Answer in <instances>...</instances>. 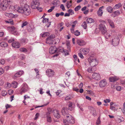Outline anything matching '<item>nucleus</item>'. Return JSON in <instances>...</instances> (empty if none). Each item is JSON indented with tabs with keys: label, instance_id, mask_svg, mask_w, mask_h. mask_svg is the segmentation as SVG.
I'll use <instances>...</instances> for the list:
<instances>
[{
	"label": "nucleus",
	"instance_id": "6e6d98bb",
	"mask_svg": "<svg viewBox=\"0 0 125 125\" xmlns=\"http://www.w3.org/2000/svg\"><path fill=\"white\" fill-rule=\"evenodd\" d=\"M14 41V39L11 38L8 41V42L9 43H11L12 42Z\"/></svg>",
	"mask_w": 125,
	"mask_h": 125
},
{
	"label": "nucleus",
	"instance_id": "7ed1b4c3",
	"mask_svg": "<svg viewBox=\"0 0 125 125\" xmlns=\"http://www.w3.org/2000/svg\"><path fill=\"white\" fill-rule=\"evenodd\" d=\"M99 29L102 34L104 35L106 39H108L110 36H112V33L110 35L109 34L108 31H107L106 28L104 25L102 23H101L99 25Z\"/></svg>",
	"mask_w": 125,
	"mask_h": 125
},
{
	"label": "nucleus",
	"instance_id": "864d4df0",
	"mask_svg": "<svg viewBox=\"0 0 125 125\" xmlns=\"http://www.w3.org/2000/svg\"><path fill=\"white\" fill-rule=\"evenodd\" d=\"M68 12H69V13H71L70 14L71 15H72L74 14V12L73 10L72 9H69L68 10Z\"/></svg>",
	"mask_w": 125,
	"mask_h": 125
},
{
	"label": "nucleus",
	"instance_id": "a211bd4d",
	"mask_svg": "<svg viewBox=\"0 0 125 125\" xmlns=\"http://www.w3.org/2000/svg\"><path fill=\"white\" fill-rule=\"evenodd\" d=\"M109 79L110 82H114L118 80L119 79V78L118 77L115 76L114 77L109 78Z\"/></svg>",
	"mask_w": 125,
	"mask_h": 125
},
{
	"label": "nucleus",
	"instance_id": "bb28decb",
	"mask_svg": "<svg viewBox=\"0 0 125 125\" xmlns=\"http://www.w3.org/2000/svg\"><path fill=\"white\" fill-rule=\"evenodd\" d=\"M57 52H65V50H64V48H63L60 47L58 49H57Z\"/></svg>",
	"mask_w": 125,
	"mask_h": 125
},
{
	"label": "nucleus",
	"instance_id": "79ce46f5",
	"mask_svg": "<svg viewBox=\"0 0 125 125\" xmlns=\"http://www.w3.org/2000/svg\"><path fill=\"white\" fill-rule=\"evenodd\" d=\"M5 22L8 23H10L11 24H13V20L12 19H10L8 20L5 21Z\"/></svg>",
	"mask_w": 125,
	"mask_h": 125
},
{
	"label": "nucleus",
	"instance_id": "aec40b11",
	"mask_svg": "<svg viewBox=\"0 0 125 125\" xmlns=\"http://www.w3.org/2000/svg\"><path fill=\"white\" fill-rule=\"evenodd\" d=\"M123 119L122 117L120 116H118L117 117H116L115 120L117 123H120L121 122L123 121Z\"/></svg>",
	"mask_w": 125,
	"mask_h": 125
},
{
	"label": "nucleus",
	"instance_id": "774afa93",
	"mask_svg": "<svg viewBox=\"0 0 125 125\" xmlns=\"http://www.w3.org/2000/svg\"><path fill=\"white\" fill-rule=\"evenodd\" d=\"M78 55H79V56L81 58H83L84 57H83V55L81 53H78Z\"/></svg>",
	"mask_w": 125,
	"mask_h": 125
},
{
	"label": "nucleus",
	"instance_id": "cd10ccee",
	"mask_svg": "<svg viewBox=\"0 0 125 125\" xmlns=\"http://www.w3.org/2000/svg\"><path fill=\"white\" fill-rule=\"evenodd\" d=\"M86 22L87 23H91L94 22V20L91 18H88L86 20Z\"/></svg>",
	"mask_w": 125,
	"mask_h": 125
},
{
	"label": "nucleus",
	"instance_id": "c756f323",
	"mask_svg": "<svg viewBox=\"0 0 125 125\" xmlns=\"http://www.w3.org/2000/svg\"><path fill=\"white\" fill-rule=\"evenodd\" d=\"M34 5H31V7L33 9H36L39 11V12H41L42 11V8H41L39 7L38 6H36L35 7H34Z\"/></svg>",
	"mask_w": 125,
	"mask_h": 125
},
{
	"label": "nucleus",
	"instance_id": "e433bc0d",
	"mask_svg": "<svg viewBox=\"0 0 125 125\" xmlns=\"http://www.w3.org/2000/svg\"><path fill=\"white\" fill-rule=\"evenodd\" d=\"M47 40L46 39V43L49 44H52L54 42V41H52L51 40H49L47 41Z\"/></svg>",
	"mask_w": 125,
	"mask_h": 125
},
{
	"label": "nucleus",
	"instance_id": "6e6552de",
	"mask_svg": "<svg viewBox=\"0 0 125 125\" xmlns=\"http://www.w3.org/2000/svg\"><path fill=\"white\" fill-rule=\"evenodd\" d=\"M47 75L49 77H52L54 75V71L51 69H48L46 71Z\"/></svg>",
	"mask_w": 125,
	"mask_h": 125
},
{
	"label": "nucleus",
	"instance_id": "412c9836",
	"mask_svg": "<svg viewBox=\"0 0 125 125\" xmlns=\"http://www.w3.org/2000/svg\"><path fill=\"white\" fill-rule=\"evenodd\" d=\"M108 22L109 23L110 25L112 28L114 27V25L113 21L111 20L108 19L107 20Z\"/></svg>",
	"mask_w": 125,
	"mask_h": 125
},
{
	"label": "nucleus",
	"instance_id": "7c9ffc66",
	"mask_svg": "<svg viewBox=\"0 0 125 125\" xmlns=\"http://www.w3.org/2000/svg\"><path fill=\"white\" fill-rule=\"evenodd\" d=\"M32 0L33 3V5H34V6L36 5L38 6L39 5L40 3L39 2V0Z\"/></svg>",
	"mask_w": 125,
	"mask_h": 125
},
{
	"label": "nucleus",
	"instance_id": "473e14b6",
	"mask_svg": "<svg viewBox=\"0 0 125 125\" xmlns=\"http://www.w3.org/2000/svg\"><path fill=\"white\" fill-rule=\"evenodd\" d=\"M122 5L121 3H119L115 5L113 7V9H118Z\"/></svg>",
	"mask_w": 125,
	"mask_h": 125
},
{
	"label": "nucleus",
	"instance_id": "72a5a7b5",
	"mask_svg": "<svg viewBox=\"0 0 125 125\" xmlns=\"http://www.w3.org/2000/svg\"><path fill=\"white\" fill-rule=\"evenodd\" d=\"M72 2V1L71 0L70 1H68L67 2V7L68 9L72 5L71 3Z\"/></svg>",
	"mask_w": 125,
	"mask_h": 125
},
{
	"label": "nucleus",
	"instance_id": "bf43d9fd",
	"mask_svg": "<svg viewBox=\"0 0 125 125\" xmlns=\"http://www.w3.org/2000/svg\"><path fill=\"white\" fill-rule=\"evenodd\" d=\"M121 87L120 86H118L116 88V89L118 91H120L121 89Z\"/></svg>",
	"mask_w": 125,
	"mask_h": 125
},
{
	"label": "nucleus",
	"instance_id": "4d7b16f0",
	"mask_svg": "<svg viewBox=\"0 0 125 125\" xmlns=\"http://www.w3.org/2000/svg\"><path fill=\"white\" fill-rule=\"evenodd\" d=\"M100 118L99 117L97 120L96 122V124L97 125H99V124L100 123Z\"/></svg>",
	"mask_w": 125,
	"mask_h": 125
},
{
	"label": "nucleus",
	"instance_id": "58836bf2",
	"mask_svg": "<svg viewBox=\"0 0 125 125\" xmlns=\"http://www.w3.org/2000/svg\"><path fill=\"white\" fill-rule=\"evenodd\" d=\"M28 24V22L26 21L22 22L21 27L22 28H23L24 26L27 25Z\"/></svg>",
	"mask_w": 125,
	"mask_h": 125
},
{
	"label": "nucleus",
	"instance_id": "49530a36",
	"mask_svg": "<svg viewBox=\"0 0 125 125\" xmlns=\"http://www.w3.org/2000/svg\"><path fill=\"white\" fill-rule=\"evenodd\" d=\"M55 8L54 6H53L52 7H51V8L50 9H49L48 10V12H52V10L54 9Z\"/></svg>",
	"mask_w": 125,
	"mask_h": 125
},
{
	"label": "nucleus",
	"instance_id": "603ef678",
	"mask_svg": "<svg viewBox=\"0 0 125 125\" xmlns=\"http://www.w3.org/2000/svg\"><path fill=\"white\" fill-rule=\"evenodd\" d=\"M120 82L121 84L125 86V80H121Z\"/></svg>",
	"mask_w": 125,
	"mask_h": 125
},
{
	"label": "nucleus",
	"instance_id": "ddd939ff",
	"mask_svg": "<svg viewBox=\"0 0 125 125\" xmlns=\"http://www.w3.org/2000/svg\"><path fill=\"white\" fill-rule=\"evenodd\" d=\"M57 49L55 46L52 47L49 49V52L51 54H53L57 52Z\"/></svg>",
	"mask_w": 125,
	"mask_h": 125
},
{
	"label": "nucleus",
	"instance_id": "dca6fc26",
	"mask_svg": "<svg viewBox=\"0 0 125 125\" xmlns=\"http://www.w3.org/2000/svg\"><path fill=\"white\" fill-rule=\"evenodd\" d=\"M53 113L54 116L56 118H59L60 117V115L58 110H54Z\"/></svg>",
	"mask_w": 125,
	"mask_h": 125
},
{
	"label": "nucleus",
	"instance_id": "39448f33",
	"mask_svg": "<svg viewBox=\"0 0 125 125\" xmlns=\"http://www.w3.org/2000/svg\"><path fill=\"white\" fill-rule=\"evenodd\" d=\"M23 13L26 15L28 16L31 13L30 9L28 5L26 4L23 8Z\"/></svg>",
	"mask_w": 125,
	"mask_h": 125
},
{
	"label": "nucleus",
	"instance_id": "9b49d317",
	"mask_svg": "<svg viewBox=\"0 0 125 125\" xmlns=\"http://www.w3.org/2000/svg\"><path fill=\"white\" fill-rule=\"evenodd\" d=\"M106 80L105 79L100 81L99 82V86L100 87L102 88L105 87L107 84Z\"/></svg>",
	"mask_w": 125,
	"mask_h": 125
},
{
	"label": "nucleus",
	"instance_id": "b1692460",
	"mask_svg": "<svg viewBox=\"0 0 125 125\" xmlns=\"http://www.w3.org/2000/svg\"><path fill=\"white\" fill-rule=\"evenodd\" d=\"M82 51L84 54H87L89 52V50L88 48H84L82 49Z\"/></svg>",
	"mask_w": 125,
	"mask_h": 125
},
{
	"label": "nucleus",
	"instance_id": "09e8293b",
	"mask_svg": "<svg viewBox=\"0 0 125 125\" xmlns=\"http://www.w3.org/2000/svg\"><path fill=\"white\" fill-rule=\"evenodd\" d=\"M47 117V121L49 122H51L52 121V119L51 116Z\"/></svg>",
	"mask_w": 125,
	"mask_h": 125
},
{
	"label": "nucleus",
	"instance_id": "e2e57ef3",
	"mask_svg": "<svg viewBox=\"0 0 125 125\" xmlns=\"http://www.w3.org/2000/svg\"><path fill=\"white\" fill-rule=\"evenodd\" d=\"M39 114L38 113H37L35 115V116L34 118V119L36 120L37 119V118H38L39 116Z\"/></svg>",
	"mask_w": 125,
	"mask_h": 125
},
{
	"label": "nucleus",
	"instance_id": "c9c22d12",
	"mask_svg": "<svg viewBox=\"0 0 125 125\" xmlns=\"http://www.w3.org/2000/svg\"><path fill=\"white\" fill-rule=\"evenodd\" d=\"M20 51L22 52L25 53L27 52V50L26 48H22L20 49Z\"/></svg>",
	"mask_w": 125,
	"mask_h": 125
},
{
	"label": "nucleus",
	"instance_id": "37998d69",
	"mask_svg": "<svg viewBox=\"0 0 125 125\" xmlns=\"http://www.w3.org/2000/svg\"><path fill=\"white\" fill-rule=\"evenodd\" d=\"M82 26L83 27L84 29H86L87 27V25L86 24V22L85 21L83 22Z\"/></svg>",
	"mask_w": 125,
	"mask_h": 125
},
{
	"label": "nucleus",
	"instance_id": "4468645a",
	"mask_svg": "<svg viewBox=\"0 0 125 125\" xmlns=\"http://www.w3.org/2000/svg\"><path fill=\"white\" fill-rule=\"evenodd\" d=\"M49 19H48L46 18H44V19L42 21V22L43 23H46V26L47 28H48L51 24V22H49Z\"/></svg>",
	"mask_w": 125,
	"mask_h": 125
},
{
	"label": "nucleus",
	"instance_id": "4be33fe9",
	"mask_svg": "<svg viewBox=\"0 0 125 125\" xmlns=\"http://www.w3.org/2000/svg\"><path fill=\"white\" fill-rule=\"evenodd\" d=\"M0 45L2 47H7L8 46V44L5 42H2L0 43Z\"/></svg>",
	"mask_w": 125,
	"mask_h": 125
},
{
	"label": "nucleus",
	"instance_id": "a19ab883",
	"mask_svg": "<svg viewBox=\"0 0 125 125\" xmlns=\"http://www.w3.org/2000/svg\"><path fill=\"white\" fill-rule=\"evenodd\" d=\"M89 109L91 110V112L92 113L94 112L95 113V112H96L95 109L93 107L90 106L89 107Z\"/></svg>",
	"mask_w": 125,
	"mask_h": 125
},
{
	"label": "nucleus",
	"instance_id": "f257e3e1",
	"mask_svg": "<svg viewBox=\"0 0 125 125\" xmlns=\"http://www.w3.org/2000/svg\"><path fill=\"white\" fill-rule=\"evenodd\" d=\"M62 115L64 116H65L66 117V120H63V122L64 124H68V123L72 124L74 123V118L71 115L67 114L65 112L64 109L62 110Z\"/></svg>",
	"mask_w": 125,
	"mask_h": 125
},
{
	"label": "nucleus",
	"instance_id": "393cba45",
	"mask_svg": "<svg viewBox=\"0 0 125 125\" xmlns=\"http://www.w3.org/2000/svg\"><path fill=\"white\" fill-rule=\"evenodd\" d=\"M55 36L54 35H50L49 37H48L47 38V40H51L52 41H54V40L53 39L55 38Z\"/></svg>",
	"mask_w": 125,
	"mask_h": 125
},
{
	"label": "nucleus",
	"instance_id": "0eeeda50",
	"mask_svg": "<svg viewBox=\"0 0 125 125\" xmlns=\"http://www.w3.org/2000/svg\"><path fill=\"white\" fill-rule=\"evenodd\" d=\"M89 64L91 67H94L96 65H97L98 62L96 59H92L91 58L89 60Z\"/></svg>",
	"mask_w": 125,
	"mask_h": 125
},
{
	"label": "nucleus",
	"instance_id": "2eb2a0df",
	"mask_svg": "<svg viewBox=\"0 0 125 125\" xmlns=\"http://www.w3.org/2000/svg\"><path fill=\"white\" fill-rule=\"evenodd\" d=\"M77 43L80 46H83L85 45L86 42L82 40L77 39L76 41Z\"/></svg>",
	"mask_w": 125,
	"mask_h": 125
},
{
	"label": "nucleus",
	"instance_id": "0e129e2a",
	"mask_svg": "<svg viewBox=\"0 0 125 125\" xmlns=\"http://www.w3.org/2000/svg\"><path fill=\"white\" fill-rule=\"evenodd\" d=\"M104 101L105 103H106L108 102L109 103L110 101V100L109 99H106L105 100H104Z\"/></svg>",
	"mask_w": 125,
	"mask_h": 125
},
{
	"label": "nucleus",
	"instance_id": "a18cd8bd",
	"mask_svg": "<svg viewBox=\"0 0 125 125\" xmlns=\"http://www.w3.org/2000/svg\"><path fill=\"white\" fill-rule=\"evenodd\" d=\"M15 29V28L13 26H11L8 28V29L10 30L11 31H13Z\"/></svg>",
	"mask_w": 125,
	"mask_h": 125
},
{
	"label": "nucleus",
	"instance_id": "423d86ee",
	"mask_svg": "<svg viewBox=\"0 0 125 125\" xmlns=\"http://www.w3.org/2000/svg\"><path fill=\"white\" fill-rule=\"evenodd\" d=\"M0 7L3 10H5L8 6V2L6 0H4L0 4Z\"/></svg>",
	"mask_w": 125,
	"mask_h": 125
},
{
	"label": "nucleus",
	"instance_id": "a878e982",
	"mask_svg": "<svg viewBox=\"0 0 125 125\" xmlns=\"http://www.w3.org/2000/svg\"><path fill=\"white\" fill-rule=\"evenodd\" d=\"M5 15L8 16L9 18H12L14 17V15L12 13H4Z\"/></svg>",
	"mask_w": 125,
	"mask_h": 125
},
{
	"label": "nucleus",
	"instance_id": "f8f14e48",
	"mask_svg": "<svg viewBox=\"0 0 125 125\" xmlns=\"http://www.w3.org/2000/svg\"><path fill=\"white\" fill-rule=\"evenodd\" d=\"M24 73V72L22 71H20L18 72L17 73L14 75L13 78L14 79H16L17 78L21 76Z\"/></svg>",
	"mask_w": 125,
	"mask_h": 125
},
{
	"label": "nucleus",
	"instance_id": "3c124183",
	"mask_svg": "<svg viewBox=\"0 0 125 125\" xmlns=\"http://www.w3.org/2000/svg\"><path fill=\"white\" fill-rule=\"evenodd\" d=\"M25 1H21L20 2L21 5L22 6H23L24 5H25Z\"/></svg>",
	"mask_w": 125,
	"mask_h": 125
},
{
	"label": "nucleus",
	"instance_id": "20e7f679",
	"mask_svg": "<svg viewBox=\"0 0 125 125\" xmlns=\"http://www.w3.org/2000/svg\"><path fill=\"white\" fill-rule=\"evenodd\" d=\"M29 89L27 85L25 83H24L21 86V89L19 91L20 94L22 95L28 91Z\"/></svg>",
	"mask_w": 125,
	"mask_h": 125
},
{
	"label": "nucleus",
	"instance_id": "5701e85b",
	"mask_svg": "<svg viewBox=\"0 0 125 125\" xmlns=\"http://www.w3.org/2000/svg\"><path fill=\"white\" fill-rule=\"evenodd\" d=\"M18 84V83L17 82L14 81L12 82L11 84V85L12 86L13 88H16L17 87Z\"/></svg>",
	"mask_w": 125,
	"mask_h": 125
},
{
	"label": "nucleus",
	"instance_id": "c85d7f7f",
	"mask_svg": "<svg viewBox=\"0 0 125 125\" xmlns=\"http://www.w3.org/2000/svg\"><path fill=\"white\" fill-rule=\"evenodd\" d=\"M113 8L110 6L107 7L106 8L107 10L109 13H111L113 11Z\"/></svg>",
	"mask_w": 125,
	"mask_h": 125
},
{
	"label": "nucleus",
	"instance_id": "2f4dec72",
	"mask_svg": "<svg viewBox=\"0 0 125 125\" xmlns=\"http://www.w3.org/2000/svg\"><path fill=\"white\" fill-rule=\"evenodd\" d=\"M103 12V11L102 10L99 9V10L97 12L98 15L99 16H102Z\"/></svg>",
	"mask_w": 125,
	"mask_h": 125
},
{
	"label": "nucleus",
	"instance_id": "f704fd0d",
	"mask_svg": "<svg viewBox=\"0 0 125 125\" xmlns=\"http://www.w3.org/2000/svg\"><path fill=\"white\" fill-rule=\"evenodd\" d=\"M96 70V69H94L92 68L91 67L87 69V71L89 73H93Z\"/></svg>",
	"mask_w": 125,
	"mask_h": 125
},
{
	"label": "nucleus",
	"instance_id": "4c0bfd02",
	"mask_svg": "<svg viewBox=\"0 0 125 125\" xmlns=\"http://www.w3.org/2000/svg\"><path fill=\"white\" fill-rule=\"evenodd\" d=\"M49 35V32H46L42 34V37H45L46 36H48Z\"/></svg>",
	"mask_w": 125,
	"mask_h": 125
},
{
	"label": "nucleus",
	"instance_id": "1a4fd4ad",
	"mask_svg": "<svg viewBox=\"0 0 125 125\" xmlns=\"http://www.w3.org/2000/svg\"><path fill=\"white\" fill-rule=\"evenodd\" d=\"M14 9L15 11L21 13H23V8L22 7H19L16 5L14 6Z\"/></svg>",
	"mask_w": 125,
	"mask_h": 125
},
{
	"label": "nucleus",
	"instance_id": "338daca9",
	"mask_svg": "<svg viewBox=\"0 0 125 125\" xmlns=\"http://www.w3.org/2000/svg\"><path fill=\"white\" fill-rule=\"evenodd\" d=\"M71 98L70 96H66L65 98V99L66 100H68L71 99Z\"/></svg>",
	"mask_w": 125,
	"mask_h": 125
},
{
	"label": "nucleus",
	"instance_id": "69168bd1",
	"mask_svg": "<svg viewBox=\"0 0 125 125\" xmlns=\"http://www.w3.org/2000/svg\"><path fill=\"white\" fill-rule=\"evenodd\" d=\"M13 34L15 35H19V33L17 31H14L13 33Z\"/></svg>",
	"mask_w": 125,
	"mask_h": 125
},
{
	"label": "nucleus",
	"instance_id": "5fc2aeb1",
	"mask_svg": "<svg viewBox=\"0 0 125 125\" xmlns=\"http://www.w3.org/2000/svg\"><path fill=\"white\" fill-rule=\"evenodd\" d=\"M21 42L22 43L27 42V39H23L21 40Z\"/></svg>",
	"mask_w": 125,
	"mask_h": 125
},
{
	"label": "nucleus",
	"instance_id": "c03bdc74",
	"mask_svg": "<svg viewBox=\"0 0 125 125\" xmlns=\"http://www.w3.org/2000/svg\"><path fill=\"white\" fill-rule=\"evenodd\" d=\"M74 35L76 36H78L80 34V32L78 30H76L75 31Z\"/></svg>",
	"mask_w": 125,
	"mask_h": 125
},
{
	"label": "nucleus",
	"instance_id": "6ab92c4d",
	"mask_svg": "<svg viewBox=\"0 0 125 125\" xmlns=\"http://www.w3.org/2000/svg\"><path fill=\"white\" fill-rule=\"evenodd\" d=\"M120 14V13L119 11H115L111 15V16L113 17H115L119 15Z\"/></svg>",
	"mask_w": 125,
	"mask_h": 125
},
{
	"label": "nucleus",
	"instance_id": "f3484780",
	"mask_svg": "<svg viewBox=\"0 0 125 125\" xmlns=\"http://www.w3.org/2000/svg\"><path fill=\"white\" fill-rule=\"evenodd\" d=\"M12 46L15 48H17L20 47V44L18 42H15L12 43Z\"/></svg>",
	"mask_w": 125,
	"mask_h": 125
},
{
	"label": "nucleus",
	"instance_id": "680f3d73",
	"mask_svg": "<svg viewBox=\"0 0 125 125\" xmlns=\"http://www.w3.org/2000/svg\"><path fill=\"white\" fill-rule=\"evenodd\" d=\"M77 21H74V22H73V24L72 25V27H74L75 26L76 24L77 23Z\"/></svg>",
	"mask_w": 125,
	"mask_h": 125
},
{
	"label": "nucleus",
	"instance_id": "8fccbe9b",
	"mask_svg": "<svg viewBox=\"0 0 125 125\" xmlns=\"http://www.w3.org/2000/svg\"><path fill=\"white\" fill-rule=\"evenodd\" d=\"M5 61L3 59H1L0 60V63L2 64H4L5 63Z\"/></svg>",
	"mask_w": 125,
	"mask_h": 125
},
{
	"label": "nucleus",
	"instance_id": "de8ad7c7",
	"mask_svg": "<svg viewBox=\"0 0 125 125\" xmlns=\"http://www.w3.org/2000/svg\"><path fill=\"white\" fill-rule=\"evenodd\" d=\"M81 8V7L80 6H78L75 8L74 10L76 11H78Z\"/></svg>",
	"mask_w": 125,
	"mask_h": 125
},
{
	"label": "nucleus",
	"instance_id": "9d476101",
	"mask_svg": "<svg viewBox=\"0 0 125 125\" xmlns=\"http://www.w3.org/2000/svg\"><path fill=\"white\" fill-rule=\"evenodd\" d=\"M92 78L93 79L97 80H99L101 79L100 74L98 73H94L93 74Z\"/></svg>",
	"mask_w": 125,
	"mask_h": 125
},
{
	"label": "nucleus",
	"instance_id": "f03ea898",
	"mask_svg": "<svg viewBox=\"0 0 125 125\" xmlns=\"http://www.w3.org/2000/svg\"><path fill=\"white\" fill-rule=\"evenodd\" d=\"M111 42L113 46H116L118 45L120 41L118 36L116 34V32L114 30L112 31Z\"/></svg>",
	"mask_w": 125,
	"mask_h": 125
},
{
	"label": "nucleus",
	"instance_id": "13d9d810",
	"mask_svg": "<svg viewBox=\"0 0 125 125\" xmlns=\"http://www.w3.org/2000/svg\"><path fill=\"white\" fill-rule=\"evenodd\" d=\"M60 7L63 11L64 10H65L64 5L63 4H62L61 5Z\"/></svg>",
	"mask_w": 125,
	"mask_h": 125
},
{
	"label": "nucleus",
	"instance_id": "ea45409f",
	"mask_svg": "<svg viewBox=\"0 0 125 125\" xmlns=\"http://www.w3.org/2000/svg\"><path fill=\"white\" fill-rule=\"evenodd\" d=\"M2 95L3 96L6 95L7 94V92L5 90H2L1 91Z\"/></svg>",
	"mask_w": 125,
	"mask_h": 125
},
{
	"label": "nucleus",
	"instance_id": "052dcab7",
	"mask_svg": "<svg viewBox=\"0 0 125 125\" xmlns=\"http://www.w3.org/2000/svg\"><path fill=\"white\" fill-rule=\"evenodd\" d=\"M4 72L2 68H0V75L3 73Z\"/></svg>",
	"mask_w": 125,
	"mask_h": 125
}]
</instances>
